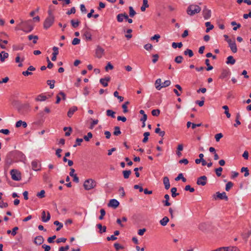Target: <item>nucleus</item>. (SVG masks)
<instances>
[{"label": "nucleus", "mask_w": 251, "mask_h": 251, "mask_svg": "<svg viewBox=\"0 0 251 251\" xmlns=\"http://www.w3.org/2000/svg\"><path fill=\"white\" fill-rule=\"evenodd\" d=\"M21 29L25 32H29L31 31L33 28V25H31V21H22L20 24Z\"/></svg>", "instance_id": "f257e3e1"}, {"label": "nucleus", "mask_w": 251, "mask_h": 251, "mask_svg": "<svg viewBox=\"0 0 251 251\" xmlns=\"http://www.w3.org/2000/svg\"><path fill=\"white\" fill-rule=\"evenodd\" d=\"M201 11V8L196 4H190L187 9L188 15L192 16L196 14L199 13Z\"/></svg>", "instance_id": "f03ea898"}, {"label": "nucleus", "mask_w": 251, "mask_h": 251, "mask_svg": "<svg viewBox=\"0 0 251 251\" xmlns=\"http://www.w3.org/2000/svg\"><path fill=\"white\" fill-rule=\"evenodd\" d=\"M96 184L95 180L89 178L84 181L83 186L86 190H90L94 188L96 186Z\"/></svg>", "instance_id": "7ed1b4c3"}, {"label": "nucleus", "mask_w": 251, "mask_h": 251, "mask_svg": "<svg viewBox=\"0 0 251 251\" xmlns=\"http://www.w3.org/2000/svg\"><path fill=\"white\" fill-rule=\"evenodd\" d=\"M11 178L15 181H19L21 179V174L19 171L15 169H12L10 171Z\"/></svg>", "instance_id": "20e7f679"}, {"label": "nucleus", "mask_w": 251, "mask_h": 251, "mask_svg": "<svg viewBox=\"0 0 251 251\" xmlns=\"http://www.w3.org/2000/svg\"><path fill=\"white\" fill-rule=\"evenodd\" d=\"M54 22V18L47 17L44 23V28L46 29L50 27Z\"/></svg>", "instance_id": "39448f33"}, {"label": "nucleus", "mask_w": 251, "mask_h": 251, "mask_svg": "<svg viewBox=\"0 0 251 251\" xmlns=\"http://www.w3.org/2000/svg\"><path fill=\"white\" fill-rule=\"evenodd\" d=\"M104 53V50L100 46L98 45L95 50V56L98 58L102 57Z\"/></svg>", "instance_id": "423d86ee"}, {"label": "nucleus", "mask_w": 251, "mask_h": 251, "mask_svg": "<svg viewBox=\"0 0 251 251\" xmlns=\"http://www.w3.org/2000/svg\"><path fill=\"white\" fill-rule=\"evenodd\" d=\"M30 111L29 106L28 104H25L22 106L21 107L18 108L19 113L21 114L25 115Z\"/></svg>", "instance_id": "0eeeda50"}, {"label": "nucleus", "mask_w": 251, "mask_h": 251, "mask_svg": "<svg viewBox=\"0 0 251 251\" xmlns=\"http://www.w3.org/2000/svg\"><path fill=\"white\" fill-rule=\"evenodd\" d=\"M31 166L32 170L35 171H38L41 169V164L37 160H35L32 161Z\"/></svg>", "instance_id": "6e6552de"}, {"label": "nucleus", "mask_w": 251, "mask_h": 251, "mask_svg": "<svg viewBox=\"0 0 251 251\" xmlns=\"http://www.w3.org/2000/svg\"><path fill=\"white\" fill-rule=\"evenodd\" d=\"M202 15L205 20L209 19L211 16V10L208 9L206 6L204 7L203 9Z\"/></svg>", "instance_id": "1a4fd4ad"}, {"label": "nucleus", "mask_w": 251, "mask_h": 251, "mask_svg": "<svg viewBox=\"0 0 251 251\" xmlns=\"http://www.w3.org/2000/svg\"><path fill=\"white\" fill-rule=\"evenodd\" d=\"M207 178L206 176H203L197 179V184L199 185L204 186L207 183Z\"/></svg>", "instance_id": "9d476101"}, {"label": "nucleus", "mask_w": 251, "mask_h": 251, "mask_svg": "<svg viewBox=\"0 0 251 251\" xmlns=\"http://www.w3.org/2000/svg\"><path fill=\"white\" fill-rule=\"evenodd\" d=\"M214 198L215 199L219 198L220 200H225L226 201H228V197L225 192H223L222 193H220L219 192H217L216 197L214 196Z\"/></svg>", "instance_id": "9b49d317"}, {"label": "nucleus", "mask_w": 251, "mask_h": 251, "mask_svg": "<svg viewBox=\"0 0 251 251\" xmlns=\"http://www.w3.org/2000/svg\"><path fill=\"white\" fill-rule=\"evenodd\" d=\"M44 241V239L43 237L41 235L37 236H36L34 240L33 241V243L36 245L37 246L41 245L43 243Z\"/></svg>", "instance_id": "f8f14e48"}, {"label": "nucleus", "mask_w": 251, "mask_h": 251, "mask_svg": "<svg viewBox=\"0 0 251 251\" xmlns=\"http://www.w3.org/2000/svg\"><path fill=\"white\" fill-rule=\"evenodd\" d=\"M119 202L116 199H111L108 204L109 207H112L114 209L116 208L119 205Z\"/></svg>", "instance_id": "ddd939ff"}, {"label": "nucleus", "mask_w": 251, "mask_h": 251, "mask_svg": "<svg viewBox=\"0 0 251 251\" xmlns=\"http://www.w3.org/2000/svg\"><path fill=\"white\" fill-rule=\"evenodd\" d=\"M42 220L43 222H47L50 219V215L49 212H47V216H46V212L45 211H43L42 212Z\"/></svg>", "instance_id": "4468645a"}, {"label": "nucleus", "mask_w": 251, "mask_h": 251, "mask_svg": "<svg viewBox=\"0 0 251 251\" xmlns=\"http://www.w3.org/2000/svg\"><path fill=\"white\" fill-rule=\"evenodd\" d=\"M110 79V77L107 76L105 78H100V82L104 87H106L108 86L107 82L109 81Z\"/></svg>", "instance_id": "2eb2a0df"}, {"label": "nucleus", "mask_w": 251, "mask_h": 251, "mask_svg": "<svg viewBox=\"0 0 251 251\" xmlns=\"http://www.w3.org/2000/svg\"><path fill=\"white\" fill-rule=\"evenodd\" d=\"M77 110V107L75 106L71 107L67 113V116L71 118L73 115L74 113Z\"/></svg>", "instance_id": "dca6fc26"}, {"label": "nucleus", "mask_w": 251, "mask_h": 251, "mask_svg": "<svg viewBox=\"0 0 251 251\" xmlns=\"http://www.w3.org/2000/svg\"><path fill=\"white\" fill-rule=\"evenodd\" d=\"M163 183H164V186H165V188L166 190H168V189H169L170 188V184L169 179L168 177H167V176L164 177V178H163Z\"/></svg>", "instance_id": "f3484780"}, {"label": "nucleus", "mask_w": 251, "mask_h": 251, "mask_svg": "<svg viewBox=\"0 0 251 251\" xmlns=\"http://www.w3.org/2000/svg\"><path fill=\"white\" fill-rule=\"evenodd\" d=\"M230 74V72L227 70H223L221 74L220 78L221 79H224L226 78Z\"/></svg>", "instance_id": "a211bd4d"}, {"label": "nucleus", "mask_w": 251, "mask_h": 251, "mask_svg": "<svg viewBox=\"0 0 251 251\" xmlns=\"http://www.w3.org/2000/svg\"><path fill=\"white\" fill-rule=\"evenodd\" d=\"M22 126L24 128H26L27 126V124L25 122L19 120L16 123V127H19Z\"/></svg>", "instance_id": "6ab92c4d"}, {"label": "nucleus", "mask_w": 251, "mask_h": 251, "mask_svg": "<svg viewBox=\"0 0 251 251\" xmlns=\"http://www.w3.org/2000/svg\"><path fill=\"white\" fill-rule=\"evenodd\" d=\"M236 62V60L235 59H234L233 57L232 56H229L227 58V60L226 61V63L227 64H234Z\"/></svg>", "instance_id": "aec40b11"}, {"label": "nucleus", "mask_w": 251, "mask_h": 251, "mask_svg": "<svg viewBox=\"0 0 251 251\" xmlns=\"http://www.w3.org/2000/svg\"><path fill=\"white\" fill-rule=\"evenodd\" d=\"M169 221V219L168 217L165 216L160 221V224L162 226H165Z\"/></svg>", "instance_id": "412c9836"}, {"label": "nucleus", "mask_w": 251, "mask_h": 251, "mask_svg": "<svg viewBox=\"0 0 251 251\" xmlns=\"http://www.w3.org/2000/svg\"><path fill=\"white\" fill-rule=\"evenodd\" d=\"M161 79L160 78L157 79L155 82V86L156 89L160 90L161 88Z\"/></svg>", "instance_id": "4be33fe9"}, {"label": "nucleus", "mask_w": 251, "mask_h": 251, "mask_svg": "<svg viewBox=\"0 0 251 251\" xmlns=\"http://www.w3.org/2000/svg\"><path fill=\"white\" fill-rule=\"evenodd\" d=\"M97 226L100 229L99 232L100 233L106 232V227L105 226H102L101 224H99L97 225Z\"/></svg>", "instance_id": "5701e85b"}, {"label": "nucleus", "mask_w": 251, "mask_h": 251, "mask_svg": "<svg viewBox=\"0 0 251 251\" xmlns=\"http://www.w3.org/2000/svg\"><path fill=\"white\" fill-rule=\"evenodd\" d=\"M205 25V26L207 27L205 30V32L207 33L209 32L210 30H212L214 28L213 25H211L210 22H206Z\"/></svg>", "instance_id": "b1692460"}, {"label": "nucleus", "mask_w": 251, "mask_h": 251, "mask_svg": "<svg viewBox=\"0 0 251 251\" xmlns=\"http://www.w3.org/2000/svg\"><path fill=\"white\" fill-rule=\"evenodd\" d=\"M128 104H129V101H126L122 105V107L123 109V112L124 113H126L128 111L127 109V105Z\"/></svg>", "instance_id": "393cba45"}, {"label": "nucleus", "mask_w": 251, "mask_h": 251, "mask_svg": "<svg viewBox=\"0 0 251 251\" xmlns=\"http://www.w3.org/2000/svg\"><path fill=\"white\" fill-rule=\"evenodd\" d=\"M149 6V5L148 4V0H143V5L141 7V10L142 11H145L146 10V8L148 7Z\"/></svg>", "instance_id": "a878e982"}, {"label": "nucleus", "mask_w": 251, "mask_h": 251, "mask_svg": "<svg viewBox=\"0 0 251 251\" xmlns=\"http://www.w3.org/2000/svg\"><path fill=\"white\" fill-rule=\"evenodd\" d=\"M114 131L113 132V134L115 136H118L121 134V131L120 130V127L118 126H115L114 128Z\"/></svg>", "instance_id": "bb28decb"}, {"label": "nucleus", "mask_w": 251, "mask_h": 251, "mask_svg": "<svg viewBox=\"0 0 251 251\" xmlns=\"http://www.w3.org/2000/svg\"><path fill=\"white\" fill-rule=\"evenodd\" d=\"M131 173V171L130 170H125L123 171V174L124 176V177L125 179H127L129 178V176Z\"/></svg>", "instance_id": "cd10ccee"}, {"label": "nucleus", "mask_w": 251, "mask_h": 251, "mask_svg": "<svg viewBox=\"0 0 251 251\" xmlns=\"http://www.w3.org/2000/svg\"><path fill=\"white\" fill-rule=\"evenodd\" d=\"M106 115L107 116H109L112 117V118H115V112L113 111L112 110H107L106 111Z\"/></svg>", "instance_id": "c85d7f7f"}, {"label": "nucleus", "mask_w": 251, "mask_h": 251, "mask_svg": "<svg viewBox=\"0 0 251 251\" xmlns=\"http://www.w3.org/2000/svg\"><path fill=\"white\" fill-rule=\"evenodd\" d=\"M83 36L85 37L87 40L90 41L92 40V34L89 31H85Z\"/></svg>", "instance_id": "c756f323"}, {"label": "nucleus", "mask_w": 251, "mask_h": 251, "mask_svg": "<svg viewBox=\"0 0 251 251\" xmlns=\"http://www.w3.org/2000/svg\"><path fill=\"white\" fill-rule=\"evenodd\" d=\"M184 54L185 55H188L190 57H191L194 55L193 51L191 50L188 49H186L184 51Z\"/></svg>", "instance_id": "7c9ffc66"}, {"label": "nucleus", "mask_w": 251, "mask_h": 251, "mask_svg": "<svg viewBox=\"0 0 251 251\" xmlns=\"http://www.w3.org/2000/svg\"><path fill=\"white\" fill-rule=\"evenodd\" d=\"M251 235V230H248L247 232L244 233L242 234L243 238L245 240V241H247L248 238Z\"/></svg>", "instance_id": "2f4dec72"}, {"label": "nucleus", "mask_w": 251, "mask_h": 251, "mask_svg": "<svg viewBox=\"0 0 251 251\" xmlns=\"http://www.w3.org/2000/svg\"><path fill=\"white\" fill-rule=\"evenodd\" d=\"M71 23L74 28H76L80 24V22L78 20H77L76 21H75L74 20H71Z\"/></svg>", "instance_id": "473e14b6"}, {"label": "nucleus", "mask_w": 251, "mask_h": 251, "mask_svg": "<svg viewBox=\"0 0 251 251\" xmlns=\"http://www.w3.org/2000/svg\"><path fill=\"white\" fill-rule=\"evenodd\" d=\"M53 224L55 226H58V227L56 229V230L57 231L60 230L61 228L63 227V224L58 221H54Z\"/></svg>", "instance_id": "72a5a7b5"}, {"label": "nucleus", "mask_w": 251, "mask_h": 251, "mask_svg": "<svg viewBox=\"0 0 251 251\" xmlns=\"http://www.w3.org/2000/svg\"><path fill=\"white\" fill-rule=\"evenodd\" d=\"M143 135L144 138H143L142 142L143 143H145L148 141V137L150 136V133L149 132H145Z\"/></svg>", "instance_id": "f704fd0d"}, {"label": "nucleus", "mask_w": 251, "mask_h": 251, "mask_svg": "<svg viewBox=\"0 0 251 251\" xmlns=\"http://www.w3.org/2000/svg\"><path fill=\"white\" fill-rule=\"evenodd\" d=\"M177 191V189L176 187H173L171 190L172 193V197L173 198L176 197L177 196L179 195V193H176V192Z\"/></svg>", "instance_id": "c9c22d12"}, {"label": "nucleus", "mask_w": 251, "mask_h": 251, "mask_svg": "<svg viewBox=\"0 0 251 251\" xmlns=\"http://www.w3.org/2000/svg\"><path fill=\"white\" fill-rule=\"evenodd\" d=\"M183 59L181 55L177 56L175 58V62L177 64H180L182 63Z\"/></svg>", "instance_id": "e433bc0d"}, {"label": "nucleus", "mask_w": 251, "mask_h": 251, "mask_svg": "<svg viewBox=\"0 0 251 251\" xmlns=\"http://www.w3.org/2000/svg\"><path fill=\"white\" fill-rule=\"evenodd\" d=\"M222 108L225 110V113L226 114V117L228 118H229L230 117V114L229 113L228 106L227 105H224Z\"/></svg>", "instance_id": "4c0bfd02"}, {"label": "nucleus", "mask_w": 251, "mask_h": 251, "mask_svg": "<svg viewBox=\"0 0 251 251\" xmlns=\"http://www.w3.org/2000/svg\"><path fill=\"white\" fill-rule=\"evenodd\" d=\"M229 48L233 53H236L237 51V48L235 42H234L232 45H231Z\"/></svg>", "instance_id": "58836bf2"}, {"label": "nucleus", "mask_w": 251, "mask_h": 251, "mask_svg": "<svg viewBox=\"0 0 251 251\" xmlns=\"http://www.w3.org/2000/svg\"><path fill=\"white\" fill-rule=\"evenodd\" d=\"M55 81L54 80H48L47 81V84L50 85V89H53L54 87V83Z\"/></svg>", "instance_id": "ea45409f"}, {"label": "nucleus", "mask_w": 251, "mask_h": 251, "mask_svg": "<svg viewBox=\"0 0 251 251\" xmlns=\"http://www.w3.org/2000/svg\"><path fill=\"white\" fill-rule=\"evenodd\" d=\"M183 45L181 42L179 43H175L173 42L172 43V47L174 49H176V48H181L182 47Z\"/></svg>", "instance_id": "a19ab883"}, {"label": "nucleus", "mask_w": 251, "mask_h": 251, "mask_svg": "<svg viewBox=\"0 0 251 251\" xmlns=\"http://www.w3.org/2000/svg\"><path fill=\"white\" fill-rule=\"evenodd\" d=\"M8 41L7 40H2L0 38V47L2 49H6V47L4 44H7Z\"/></svg>", "instance_id": "79ce46f5"}, {"label": "nucleus", "mask_w": 251, "mask_h": 251, "mask_svg": "<svg viewBox=\"0 0 251 251\" xmlns=\"http://www.w3.org/2000/svg\"><path fill=\"white\" fill-rule=\"evenodd\" d=\"M244 171H245V173L244 174V176L247 177L249 176V169L247 167H243L241 169V172H244Z\"/></svg>", "instance_id": "37998d69"}, {"label": "nucleus", "mask_w": 251, "mask_h": 251, "mask_svg": "<svg viewBox=\"0 0 251 251\" xmlns=\"http://www.w3.org/2000/svg\"><path fill=\"white\" fill-rule=\"evenodd\" d=\"M47 99V97L46 96H43L42 95H39L36 98V101H44Z\"/></svg>", "instance_id": "c03bdc74"}, {"label": "nucleus", "mask_w": 251, "mask_h": 251, "mask_svg": "<svg viewBox=\"0 0 251 251\" xmlns=\"http://www.w3.org/2000/svg\"><path fill=\"white\" fill-rule=\"evenodd\" d=\"M199 228L202 231H205L207 229V225L205 223H201L199 225Z\"/></svg>", "instance_id": "a18cd8bd"}, {"label": "nucleus", "mask_w": 251, "mask_h": 251, "mask_svg": "<svg viewBox=\"0 0 251 251\" xmlns=\"http://www.w3.org/2000/svg\"><path fill=\"white\" fill-rule=\"evenodd\" d=\"M132 32V30L131 29H128L126 30V33H128L127 34L125 35V37L127 39H129L132 38V35L131 34V33Z\"/></svg>", "instance_id": "49530a36"}, {"label": "nucleus", "mask_w": 251, "mask_h": 251, "mask_svg": "<svg viewBox=\"0 0 251 251\" xmlns=\"http://www.w3.org/2000/svg\"><path fill=\"white\" fill-rule=\"evenodd\" d=\"M233 185V183L232 182H228L226 186V190L228 191L232 187Z\"/></svg>", "instance_id": "de8ad7c7"}, {"label": "nucleus", "mask_w": 251, "mask_h": 251, "mask_svg": "<svg viewBox=\"0 0 251 251\" xmlns=\"http://www.w3.org/2000/svg\"><path fill=\"white\" fill-rule=\"evenodd\" d=\"M92 137H93L92 133L91 132H89L87 133V135H85L84 136V139L86 141H89L90 140V139L92 138Z\"/></svg>", "instance_id": "09e8293b"}, {"label": "nucleus", "mask_w": 251, "mask_h": 251, "mask_svg": "<svg viewBox=\"0 0 251 251\" xmlns=\"http://www.w3.org/2000/svg\"><path fill=\"white\" fill-rule=\"evenodd\" d=\"M129 16L130 17H133L136 14V12L133 9V7L132 6H130L129 7Z\"/></svg>", "instance_id": "8fccbe9b"}, {"label": "nucleus", "mask_w": 251, "mask_h": 251, "mask_svg": "<svg viewBox=\"0 0 251 251\" xmlns=\"http://www.w3.org/2000/svg\"><path fill=\"white\" fill-rule=\"evenodd\" d=\"M223 171V168L222 167H219L215 169V172L216 174V175L218 176H220L222 175L221 172Z\"/></svg>", "instance_id": "3c124183"}, {"label": "nucleus", "mask_w": 251, "mask_h": 251, "mask_svg": "<svg viewBox=\"0 0 251 251\" xmlns=\"http://www.w3.org/2000/svg\"><path fill=\"white\" fill-rule=\"evenodd\" d=\"M231 25L233 26L236 25V26H234L233 28L234 30H236L238 28L241 27V25L240 24H237V23L235 21H233L231 23Z\"/></svg>", "instance_id": "603ef678"}, {"label": "nucleus", "mask_w": 251, "mask_h": 251, "mask_svg": "<svg viewBox=\"0 0 251 251\" xmlns=\"http://www.w3.org/2000/svg\"><path fill=\"white\" fill-rule=\"evenodd\" d=\"M160 113V110L157 109H153L151 111V114L153 116H158Z\"/></svg>", "instance_id": "864d4df0"}, {"label": "nucleus", "mask_w": 251, "mask_h": 251, "mask_svg": "<svg viewBox=\"0 0 251 251\" xmlns=\"http://www.w3.org/2000/svg\"><path fill=\"white\" fill-rule=\"evenodd\" d=\"M45 191L44 190H41L40 192L38 193L36 196L40 198H43L45 197Z\"/></svg>", "instance_id": "5fc2aeb1"}, {"label": "nucleus", "mask_w": 251, "mask_h": 251, "mask_svg": "<svg viewBox=\"0 0 251 251\" xmlns=\"http://www.w3.org/2000/svg\"><path fill=\"white\" fill-rule=\"evenodd\" d=\"M100 215L99 216V219L100 220L103 219V217L105 215V211L104 209L100 210Z\"/></svg>", "instance_id": "6e6d98bb"}, {"label": "nucleus", "mask_w": 251, "mask_h": 251, "mask_svg": "<svg viewBox=\"0 0 251 251\" xmlns=\"http://www.w3.org/2000/svg\"><path fill=\"white\" fill-rule=\"evenodd\" d=\"M171 84V81L169 80L165 81L163 83L161 84V87H166L169 86Z\"/></svg>", "instance_id": "4d7b16f0"}, {"label": "nucleus", "mask_w": 251, "mask_h": 251, "mask_svg": "<svg viewBox=\"0 0 251 251\" xmlns=\"http://www.w3.org/2000/svg\"><path fill=\"white\" fill-rule=\"evenodd\" d=\"M184 190L185 191H189L190 192H192V193L194 192L195 191L194 188L191 187V186L189 185L185 186V187L184 188Z\"/></svg>", "instance_id": "13d9d810"}, {"label": "nucleus", "mask_w": 251, "mask_h": 251, "mask_svg": "<svg viewBox=\"0 0 251 251\" xmlns=\"http://www.w3.org/2000/svg\"><path fill=\"white\" fill-rule=\"evenodd\" d=\"M144 48L147 50H150L152 49L153 47L151 44L148 43L144 45Z\"/></svg>", "instance_id": "bf43d9fd"}, {"label": "nucleus", "mask_w": 251, "mask_h": 251, "mask_svg": "<svg viewBox=\"0 0 251 251\" xmlns=\"http://www.w3.org/2000/svg\"><path fill=\"white\" fill-rule=\"evenodd\" d=\"M114 246L117 251H118L120 249H124L123 246H121L120 244L117 243H115L114 245Z\"/></svg>", "instance_id": "052dcab7"}, {"label": "nucleus", "mask_w": 251, "mask_h": 251, "mask_svg": "<svg viewBox=\"0 0 251 251\" xmlns=\"http://www.w3.org/2000/svg\"><path fill=\"white\" fill-rule=\"evenodd\" d=\"M223 137V135L222 133H220L215 135V138L217 142H219L221 138Z\"/></svg>", "instance_id": "680f3d73"}, {"label": "nucleus", "mask_w": 251, "mask_h": 251, "mask_svg": "<svg viewBox=\"0 0 251 251\" xmlns=\"http://www.w3.org/2000/svg\"><path fill=\"white\" fill-rule=\"evenodd\" d=\"M153 59L152 62L153 63H155L158 60L159 55L158 54H155L152 55Z\"/></svg>", "instance_id": "e2e57ef3"}, {"label": "nucleus", "mask_w": 251, "mask_h": 251, "mask_svg": "<svg viewBox=\"0 0 251 251\" xmlns=\"http://www.w3.org/2000/svg\"><path fill=\"white\" fill-rule=\"evenodd\" d=\"M227 251H240L236 247H227Z\"/></svg>", "instance_id": "0e129e2a"}, {"label": "nucleus", "mask_w": 251, "mask_h": 251, "mask_svg": "<svg viewBox=\"0 0 251 251\" xmlns=\"http://www.w3.org/2000/svg\"><path fill=\"white\" fill-rule=\"evenodd\" d=\"M80 40L77 38H75L73 41H72V44L73 45H76L77 44H79L80 43Z\"/></svg>", "instance_id": "69168bd1"}, {"label": "nucleus", "mask_w": 251, "mask_h": 251, "mask_svg": "<svg viewBox=\"0 0 251 251\" xmlns=\"http://www.w3.org/2000/svg\"><path fill=\"white\" fill-rule=\"evenodd\" d=\"M117 19L118 22H122L124 20V17L123 16V14H119L117 16Z\"/></svg>", "instance_id": "338daca9"}, {"label": "nucleus", "mask_w": 251, "mask_h": 251, "mask_svg": "<svg viewBox=\"0 0 251 251\" xmlns=\"http://www.w3.org/2000/svg\"><path fill=\"white\" fill-rule=\"evenodd\" d=\"M69 249V246L66 245L65 247H61L59 248L58 251H67Z\"/></svg>", "instance_id": "774afa93"}]
</instances>
